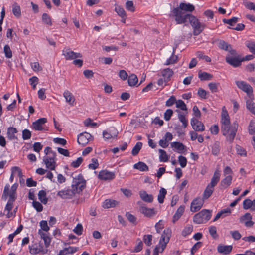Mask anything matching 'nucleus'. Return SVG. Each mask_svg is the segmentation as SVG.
<instances>
[{"mask_svg":"<svg viewBox=\"0 0 255 255\" xmlns=\"http://www.w3.org/2000/svg\"><path fill=\"white\" fill-rule=\"evenodd\" d=\"M195 10V6L189 3L181 2L179 6L171 11L177 24H181L189 21L193 28L194 35H198L204 30V25H201L198 19L190 13Z\"/></svg>","mask_w":255,"mask_h":255,"instance_id":"obj_1","label":"nucleus"},{"mask_svg":"<svg viewBox=\"0 0 255 255\" xmlns=\"http://www.w3.org/2000/svg\"><path fill=\"white\" fill-rule=\"evenodd\" d=\"M86 186V181L81 174L77 177L73 178L72 189L62 190L57 193V196L62 199H71L76 193L79 194L82 192Z\"/></svg>","mask_w":255,"mask_h":255,"instance_id":"obj_2","label":"nucleus"},{"mask_svg":"<svg viewBox=\"0 0 255 255\" xmlns=\"http://www.w3.org/2000/svg\"><path fill=\"white\" fill-rule=\"evenodd\" d=\"M238 124L236 122L232 125L230 124H222L221 131L224 136H227V140L232 143L237 131Z\"/></svg>","mask_w":255,"mask_h":255,"instance_id":"obj_3","label":"nucleus"},{"mask_svg":"<svg viewBox=\"0 0 255 255\" xmlns=\"http://www.w3.org/2000/svg\"><path fill=\"white\" fill-rule=\"evenodd\" d=\"M211 216V211L203 209L194 216L193 220L195 223L198 224L205 223L210 219Z\"/></svg>","mask_w":255,"mask_h":255,"instance_id":"obj_4","label":"nucleus"},{"mask_svg":"<svg viewBox=\"0 0 255 255\" xmlns=\"http://www.w3.org/2000/svg\"><path fill=\"white\" fill-rule=\"evenodd\" d=\"M18 186V184L15 183L12 185L10 190V185L8 184H6L2 195V199L6 201L8 196L9 197H11V198H17L16 190Z\"/></svg>","mask_w":255,"mask_h":255,"instance_id":"obj_5","label":"nucleus"},{"mask_svg":"<svg viewBox=\"0 0 255 255\" xmlns=\"http://www.w3.org/2000/svg\"><path fill=\"white\" fill-rule=\"evenodd\" d=\"M235 83L238 88L246 93L249 99H254L253 90L250 85L244 81H236Z\"/></svg>","mask_w":255,"mask_h":255,"instance_id":"obj_6","label":"nucleus"},{"mask_svg":"<svg viewBox=\"0 0 255 255\" xmlns=\"http://www.w3.org/2000/svg\"><path fill=\"white\" fill-rule=\"evenodd\" d=\"M225 61L228 64L234 67H239L242 63L241 57L237 52L235 55L227 54L225 58Z\"/></svg>","mask_w":255,"mask_h":255,"instance_id":"obj_7","label":"nucleus"},{"mask_svg":"<svg viewBox=\"0 0 255 255\" xmlns=\"http://www.w3.org/2000/svg\"><path fill=\"white\" fill-rule=\"evenodd\" d=\"M93 138V136L90 133L84 132L78 135L77 142L82 146H84Z\"/></svg>","mask_w":255,"mask_h":255,"instance_id":"obj_8","label":"nucleus"},{"mask_svg":"<svg viewBox=\"0 0 255 255\" xmlns=\"http://www.w3.org/2000/svg\"><path fill=\"white\" fill-rule=\"evenodd\" d=\"M171 234V230L169 228L165 229L162 234L159 245H162L163 248L166 247L167 244L170 240Z\"/></svg>","mask_w":255,"mask_h":255,"instance_id":"obj_9","label":"nucleus"},{"mask_svg":"<svg viewBox=\"0 0 255 255\" xmlns=\"http://www.w3.org/2000/svg\"><path fill=\"white\" fill-rule=\"evenodd\" d=\"M218 47L222 50L228 51V54H231V55H235L236 54V50L233 49L232 45L224 40H219L218 44Z\"/></svg>","mask_w":255,"mask_h":255,"instance_id":"obj_10","label":"nucleus"},{"mask_svg":"<svg viewBox=\"0 0 255 255\" xmlns=\"http://www.w3.org/2000/svg\"><path fill=\"white\" fill-rule=\"evenodd\" d=\"M204 199L200 197H197L194 199L191 204L190 210L192 212H196L199 211L203 206Z\"/></svg>","mask_w":255,"mask_h":255,"instance_id":"obj_11","label":"nucleus"},{"mask_svg":"<svg viewBox=\"0 0 255 255\" xmlns=\"http://www.w3.org/2000/svg\"><path fill=\"white\" fill-rule=\"evenodd\" d=\"M115 174L107 170H103L99 172L98 178L102 180H111L115 178Z\"/></svg>","mask_w":255,"mask_h":255,"instance_id":"obj_12","label":"nucleus"},{"mask_svg":"<svg viewBox=\"0 0 255 255\" xmlns=\"http://www.w3.org/2000/svg\"><path fill=\"white\" fill-rule=\"evenodd\" d=\"M138 204L141 205V202H138ZM139 211L147 217L151 218L154 216L156 212L155 211L154 208H148L145 206H141L139 209Z\"/></svg>","mask_w":255,"mask_h":255,"instance_id":"obj_13","label":"nucleus"},{"mask_svg":"<svg viewBox=\"0 0 255 255\" xmlns=\"http://www.w3.org/2000/svg\"><path fill=\"white\" fill-rule=\"evenodd\" d=\"M191 125L195 131L201 132L205 130V127L203 123L195 118L191 119Z\"/></svg>","mask_w":255,"mask_h":255,"instance_id":"obj_14","label":"nucleus"},{"mask_svg":"<svg viewBox=\"0 0 255 255\" xmlns=\"http://www.w3.org/2000/svg\"><path fill=\"white\" fill-rule=\"evenodd\" d=\"M47 122V120L46 118H40L33 122L32 124V128L35 130L42 131L44 129L42 127V125Z\"/></svg>","mask_w":255,"mask_h":255,"instance_id":"obj_15","label":"nucleus"},{"mask_svg":"<svg viewBox=\"0 0 255 255\" xmlns=\"http://www.w3.org/2000/svg\"><path fill=\"white\" fill-rule=\"evenodd\" d=\"M252 216L250 213H246L240 218V222L244 223L245 225L247 227H251L253 226L254 223L252 221Z\"/></svg>","mask_w":255,"mask_h":255,"instance_id":"obj_16","label":"nucleus"},{"mask_svg":"<svg viewBox=\"0 0 255 255\" xmlns=\"http://www.w3.org/2000/svg\"><path fill=\"white\" fill-rule=\"evenodd\" d=\"M243 207L244 209L247 210L250 209L251 211L255 210V199L252 201L249 198L244 200L243 203Z\"/></svg>","mask_w":255,"mask_h":255,"instance_id":"obj_17","label":"nucleus"},{"mask_svg":"<svg viewBox=\"0 0 255 255\" xmlns=\"http://www.w3.org/2000/svg\"><path fill=\"white\" fill-rule=\"evenodd\" d=\"M232 250V246L231 245H219L217 247L218 252L223 255L229 254Z\"/></svg>","mask_w":255,"mask_h":255,"instance_id":"obj_18","label":"nucleus"},{"mask_svg":"<svg viewBox=\"0 0 255 255\" xmlns=\"http://www.w3.org/2000/svg\"><path fill=\"white\" fill-rule=\"evenodd\" d=\"M118 203L119 202L115 200L107 199L103 202L102 207L105 209L113 208L117 205Z\"/></svg>","mask_w":255,"mask_h":255,"instance_id":"obj_19","label":"nucleus"},{"mask_svg":"<svg viewBox=\"0 0 255 255\" xmlns=\"http://www.w3.org/2000/svg\"><path fill=\"white\" fill-rule=\"evenodd\" d=\"M139 196L141 199L144 202L152 203L153 201V197L151 194H148L145 191H140Z\"/></svg>","mask_w":255,"mask_h":255,"instance_id":"obj_20","label":"nucleus"},{"mask_svg":"<svg viewBox=\"0 0 255 255\" xmlns=\"http://www.w3.org/2000/svg\"><path fill=\"white\" fill-rule=\"evenodd\" d=\"M17 129L13 127H10L7 128V137L10 140H17V136L15 135L17 133Z\"/></svg>","mask_w":255,"mask_h":255,"instance_id":"obj_21","label":"nucleus"},{"mask_svg":"<svg viewBox=\"0 0 255 255\" xmlns=\"http://www.w3.org/2000/svg\"><path fill=\"white\" fill-rule=\"evenodd\" d=\"M75 52L68 48H64L62 50V55L65 57L66 60H71L74 59Z\"/></svg>","mask_w":255,"mask_h":255,"instance_id":"obj_22","label":"nucleus"},{"mask_svg":"<svg viewBox=\"0 0 255 255\" xmlns=\"http://www.w3.org/2000/svg\"><path fill=\"white\" fill-rule=\"evenodd\" d=\"M78 248L76 247H69L64 248L63 250L59 251L58 255H66L68 254H73L78 250Z\"/></svg>","mask_w":255,"mask_h":255,"instance_id":"obj_23","label":"nucleus"},{"mask_svg":"<svg viewBox=\"0 0 255 255\" xmlns=\"http://www.w3.org/2000/svg\"><path fill=\"white\" fill-rule=\"evenodd\" d=\"M63 96L66 101L70 105H73L75 102V97L68 90H65L63 93Z\"/></svg>","mask_w":255,"mask_h":255,"instance_id":"obj_24","label":"nucleus"},{"mask_svg":"<svg viewBox=\"0 0 255 255\" xmlns=\"http://www.w3.org/2000/svg\"><path fill=\"white\" fill-rule=\"evenodd\" d=\"M220 171L218 169H216L214 172L213 176L211 179L210 184L211 187H214L220 180Z\"/></svg>","mask_w":255,"mask_h":255,"instance_id":"obj_25","label":"nucleus"},{"mask_svg":"<svg viewBox=\"0 0 255 255\" xmlns=\"http://www.w3.org/2000/svg\"><path fill=\"white\" fill-rule=\"evenodd\" d=\"M185 210V206L183 205L180 206L177 210L173 217L172 222L175 223L183 214Z\"/></svg>","mask_w":255,"mask_h":255,"instance_id":"obj_26","label":"nucleus"},{"mask_svg":"<svg viewBox=\"0 0 255 255\" xmlns=\"http://www.w3.org/2000/svg\"><path fill=\"white\" fill-rule=\"evenodd\" d=\"M232 181V175L226 176L224 179H223L221 180L220 185L223 188H227L231 184Z\"/></svg>","mask_w":255,"mask_h":255,"instance_id":"obj_27","label":"nucleus"},{"mask_svg":"<svg viewBox=\"0 0 255 255\" xmlns=\"http://www.w3.org/2000/svg\"><path fill=\"white\" fill-rule=\"evenodd\" d=\"M171 146L178 150V152L180 153H183L187 150L186 147L182 143L179 142H172Z\"/></svg>","mask_w":255,"mask_h":255,"instance_id":"obj_28","label":"nucleus"},{"mask_svg":"<svg viewBox=\"0 0 255 255\" xmlns=\"http://www.w3.org/2000/svg\"><path fill=\"white\" fill-rule=\"evenodd\" d=\"M173 74V71L170 68H166L162 71V75L164 78L165 83H167L170 80V78Z\"/></svg>","mask_w":255,"mask_h":255,"instance_id":"obj_29","label":"nucleus"},{"mask_svg":"<svg viewBox=\"0 0 255 255\" xmlns=\"http://www.w3.org/2000/svg\"><path fill=\"white\" fill-rule=\"evenodd\" d=\"M175 111L178 113V118L182 123L183 128H186L188 126V121L186 119L185 115L178 109L176 110Z\"/></svg>","mask_w":255,"mask_h":255,"instance_id":"obj_30","label":"nucleus"},{"mask_svg":"<svg viewBox=\"0 0 255 255\" xmlns=\"http://www.w3.org/2000/svg\"><path fill=\"white\" fill-rule=\"evenodd\" d=\"M15 173H17L18 176L21 178L22 177V173L21 169L17 167V166H14L11 169V174L9 180L11 182H12L14 179V174Z\"/></svg>","mask_w":255,"mask_h":255,"instance_id":"obj_31","label":"nucleus"},{"mask_svg":"<svg viewBox=\"0 0 255 255\" xmlns=\"http://www.w3.org/2000/svg\"><path fill=\"white\" fill-rule=\"evenodd\" d=\"M198 77L201 81L210 80L213 78V75L206 72H202L200 70L198 72Z\"/></svg>","mask_w":255,"mask_h":255,"instance_id":"obj_32","label":"nucleus"},{"mask_svg":"<svg viewBox=\"0 0 255 255\" xmlns=\"http://www.w3.org/2000/svg\"><path fill=\"white\" fill-rule=\"evenodd\" d=\"M177 48V46L175 47H173V52L171 56L167 60L166 63H165V65H169L170 64H174L177 62L178 61V56L175 55V52L176 50V48Z\"/></svg>","mask_w":255,"mask_h":255,"instance_id":"obj_33","label":"nucleus"},{"mask_svg":"<svg viewBox=\"0 0 255 255\" xmlns=\"http://www.w3.org/2000/svg\"><path fill=\"white\" fill-rule=\"evenodd\" d=\"M41 238L44 240L45 246L48 248L51 243V239L46 233L42 232L40 230L38 232Z\"/></svg>","mask_w":255,"mask_h":255,"instance_id":"obj_34","label":"nucleus"},{"mask_svg":"<svg viewBox=\"0 0 255 255\" xmlns=\"http://www.w3.org/2000/svg\"><path fill=\"white\" fill-rule=\"evenodd\" d=\"M134 169H138L140 171H148V166L144 162L139 161L133 165Z\"/></svg>","mask_w":255,"mask_h":255,"instance_id":"obj_35","label":"nucleus"},{"mask_svg":"<svg viewBox=\"0 0 255 255\" xmlns=\"http://www.w3.org/2000/svg\"><path fill=\"white\" fill-rule=\"evenodd\" d=\"M43 161L46 165L47 168L51 170H55L56 165V161L50 160L47 159V158H43Z\"/></svg>","mask_w":255,"mask_h":255,"instance_id":"obj_36","label":"nucleus"},{"mask_svg":"<svg viewBox=\"0 0 255 255\" xmlns=\"http://www.w3.org/2000/svg\"><path fill=\"white\" fill-rule=\"evenodd\" d=\"M214 188V187H211V185L209 184L208 185L204 191L202 198L205 200L207 199L209 197H210L213 192Z\"/></svg>","mask_w":255,"mask_h":255,"instance_id":"obj_37","label":"nucleus"},{"mask_svg":"<svg viewBox=\"0 0 255 255\" xmlns=\"http://www.w3.org/2000/svg\"><path fill=\"white\" fill-rule=\"evenodd\" d=\"M138 82L137 76L134 74L130 75L128 77V84L129 86H134Z\"/></svg>","mask_w":255,"mask_h":255,"instance_id":"obj_38","label":"nucleus"},{"mask_svg":"<svg viewBox=\"0 0 255 255\" xmlns=\"http://www.w3.org/2000/svg\"><path fill=\"white\" fill-rule=\"evenodd\" d=\"M220 152V143L216 141L212 147V153L215 156H218Z\"/></svg>","mask_w":255,"mask_h":255,"instance_id":"obj_39","label":"nucleus"},{"mask_svg":"<svg viewBox=\"0 0 255 255\" xmlns=\"http://www.w3.org/2000/svg\"><path fill=\"white\" fill-rule=\"evenodd\" d=\"M38 196V199L43 204H46L47 203L48 199L46 197V193L44 190H40Z\"/></svg>","mask_w":255,"mask_h":255,"instance_id":"obj_40","label":"nucleus"},{"mask_svg":"<svg viewBox=\"0 0 255 255\" xmlns=\"http://www.w3.org/2000/svg\"><path fill=\"white\" fill-rule=\"evenodd\" d=\"M12 13L17 18H19L21 16V9L16 3L12 5Z\"/></svg>","mask_w":255,"mask_h":255,"instance_id":"obj_41","label":"nucleus"},{"mask_svg":"<svg viewBox=\"0 0 255 255\" xmlns=\"http://www.w3.org/2000/svg\"><path fill=\"white\" fill-rule=\"evenodd\" d=\"M253 99H249L246 101L247 108L255 115V103L253 102Z\"/></svg>","mask_w":255,"mask_h":255,"instance_id":"obj_42","label":"nucleus"},{"mask_svg":"<svg viewBox=\"0 0 255 255\" xmlns=\"http://www.w3.org/2000/svg\"><path fill=\"white\" fill-rule=\"evenodd\" d=\"M167 193V191L164 188H161L159 190V193L158 195V201L159 203H163L165 195Z\"/></svg>","mask_w":255,"mask_h":255,"instance_id":"obj_43","label":"nucleus"},{"mask_svg":"<svg viewBox=\"0 0 255 255\" xmlns=\"http://www.w3.org/2000/svg\"><path fill=\"white\" fill-rule=\"evenodd\" d=\"M142 146V143L141 142H138L136 143V145L133 148L131 153L133 156L137 155L139 152L140 149H141Z\"/></svg>","mask_w":255,"mask_h":255,"instance_id":"obj_44","label":"nucleus"},{"mask_svg":"<svg viewBox=\"0 0 255 255\" xmlns=\"http://www.w3.org/2000/svg\"><path fill=\"white\" fill-rule=\"evenodd\" d=\"M246 46L248 48L250 51L253 54L255 55V42L251 41H247L246 42Z\"/></svg>","mask_w":255,"mask_h":255,"instance_id":"obj_45","label":"nucleus"},{"mask_svg":"<svg viewBox=\"0 0 255 255\" xmlns=\"http://www.w3.org/2000/svg\"><path fill=\"white\" fill-rule=\"evenodd\" d=\"M193 227L192 225H188L183 230L182 232V235L186 237L191 233L193 231Z\"/></svg>","mask_w":255,"mask_h":255,"instance_id":"obj_46","label":"nucleus"},{"mask_svg":"<svg viewBox=\"0 0 255 255\" xmlns=\"http://www.w3.org/2000/svg\"><path fill=\"white\" fill-rule=\"evenodd\" d=\"M159 152L160 153L159 155V159L161 162H167L168 160V156L166 152V151L163 149H160L159 150Z\"/></svg>","mask_w":255,"mask_h":255,"instance_id":"obj_47","label":"nucleus"},{"mask_svg":"<svg viewBox=\"0 0 255 255\" xmlns=\"http://www.w3.org/2000/svg\"><path fill=\"white\" fill-rule=\"evenodd\" d=\"M42 20L43 23L45 24L50 26L52 24L50 16L46 13L42 14Z\"/></svg>","mask_w":255,"mask_h":255,"instance_id":"obj_48","label":"nucleus"},{"mask_svg":"<svg viewBox=\"0 0 255 255\" xmlns=\"http://www.w3.org/2000/svg\"><path fill=\"white\" fill-rule=\"evenodd\" d=\"M238 17H233L229 19H223V22L224 23L229 24L230 26H234L238 22Z\"/></svg>","mask_w":255,"mask_h":255,"instance_id":"obj_49","label":"nucleus"},{"mask_svg":"<svg viewBox=\"0 0 255 255\" xmlns=\"http://www.w3.org/2000/svg\"><path fill=\"white\" fill-rule=\"evenodd\" d=\"M248 132L249 134L253 135L255 134V121L251 120L248 126Z\"/></svg>","mask_w":255,"mask_h":255,"instance_id":"obj_50","label":"nucleus"},{"mask_svg":"<svg viewBox=\"0 0 255 255\" xmlns=\"http://www.w3.org/2000/svg\"><path fill=\"white\" fill-rule=\"evenodd\" d=\"M137 242H138L136 246H135L133 252L135 253H138L141 251L143 249V244L142 241L140 240V238H137L136 240Z\"/></svg>","mask_w":255,"mask_h":255,"instance_id":"obj_51","label":"nucleus"},{"mask_svg":"<svg viewBox=\"0 0 255 255\" xmlns=\"http://www.w3.org/2000/svg\"><path fill=\"white\" fill-rule=\"evenodd\" d=\"M221 123L226 124H230L229 116L226 111L222 113Z\"/></svg>","mask_w":255,"mask_h":255,"instance_id":"obj_52","label":"nucleus"},{"mask_svg":"<svg viewBox=\"0 0 255 255\" xmlns=\"http://www.w3.org/2000/svg\"><path fill=\"white\" fill-rule=\"evenodd\" d=\"M3 51L6 58H10L12 57V52L8 45H5L4 46Z\"/></svg>","mask_w":255,"mask_h":255,"instance_id":"obj_53","label":"nucleus"},{"mask_svg":"<svg viewBox=\"0 0 255 255\" xmlns=\"http://www.w3.org/2000/svg\"><path fill=\"white\" fill-rule=\"evenodd\" d=\"M117 134L118 132H116L115 134L112 135L106 130L103 131V138L105 140H108L111 138H114L116 137L117 136Z\"/></svg>","mask_w":255,"mask_h":255,"instance_id":"obj_54","label":"nucleus"},{"mask_svg":"<svg viewBox=\"0 0 255 255\" xmlns=\"http://www.w3.org/2000/svg\"><path fill=\"white\" fill-rule=\"evenodd\" d=\"M144 243L147 246H150L152 244V236L151 235H145L143 237Z\"/></svg>","mask_w":255,"mask_h":255,"instance_id":"obj_55","label":"nucleus"},{"mask_svg":"<svg viewBox=\"0 0 255 255\" xmlns=\"http://www.w3.org/2000/svg\"><path fill=\"white\" fill-rule=\"evenodd\" d=\"M16 199V198H11V197H9L6 205L5 210L10 212L13 208V203Z\"/></svg>","mask_w":255,"mask_h":255,"instance_id":"obj_56","label":"nucleus"},{"mask_svg":"<svg viewBox=\"0 0 255 255\" xmlns=\"http://www.w3.org/2000/svg\"><path fill=\"white\" fill-rule=\"evenodd\" d=\"M176 107L178 108H180L181 110L183 111H187V108L186 105L185 104L184 102L182 100H178L176 101Z\"/></svg>","mask_w":255,"mask_h":255,"instance_id":"obj_57","label":"nucleus"},{"mask_svg":"<svg viewBox=\"0 0 255 255\" xmlns=\"http://www.w3.org/2000/svg\"><path fill=\"white\" fill-rule=\"evenodd\" d=\"M115 11L120 17H124L126 15V12L123 8L121 7L120 6L117 5L115 7Z\"/></svg>","mask_w":255,"mask_h":255,"instance_id":"obj_58","label":"nucleus"},{"mask_svg":"<svg viewBox=\"0 0 255 255\" xmlns=\"http://www.w3.org/2000/svg\"><path fill=\"white\" fill-rule=\"evenodd\" d=\"M202 245L203 243L201 242H198L195 243L191 249V254L192 255H194L195 252L200 248Z\"/></svg>","mask_w":255,"mask_h":255,"instance_id":"obj_59","label":"nucleus"},{"mask_svg":"<svg viewBox=\"0 0 255 255\" xmlns=\"http://www.w3.org/2000/svg\"><path fill=\"white\" fill-rule=\"evenodd\" d=\"M126 216L130 222L134 225L136 224V218L135 216L129 212H127L126 213Z\"/></svg>","mask_w":255,"mask_h":255,"instance_id":"obj_60","label":"nucleus"},{"mask_svg":"<svg viewBox=\"0 0 255 255\" xmlns=\"http://www.w3.org/2000/svg\"><path fill=\"white\" fill-rule=\"evenodd\" d=\"M236 149L238 154L241 156H246L247 152L246 150L244 148H242L241 146L239 145H236Z\"/></svg>","mask_w":255,"mask_h":255,"instance_id":"obj_61","label":"nucleus"},{"mask_svg":"<svg viewBox=\"0 0 255 255\" xmlns=\"http://www.w3.org/2000/svg\"><path fill=\"white\" fill-rule=\"evenodd\" d=\"M22 138L23 140H28L31 137V132L27 129H25L22 131Z\"/></svg>","mask_w":255,"mask_h":255,"instance_id":"obj_62","label":"nucleus"},{"mask_svg":"<svg viewBox=\"0 0 255 255\" xmlns=\"http://www.w3.org/2000/svg\"><path fill=\"white\" fill-rule=\"evenodd\" d=\"M219 85V83H209L208 87L212 93H215L218 91V86Z\"/></svg>","mask_w":255,"mask_h":255,"instance_id":"obj_63","label":"nucleus"},{"mask_svg":"<svg viewBox=\"0 0 255 255\" xmlns=\"http://www.w3.org/2000/svg\"><path fill=\"white\" fill-rule=\"evenodd\" d=\"M173 114V111L172 109H168L166 110L164 114V119L166 121H168L170 120Z\"/></svg>","mask_w":255,"mask_h":255,"instance_id":"obj_64","label":"nucleus"}]
</instances>
